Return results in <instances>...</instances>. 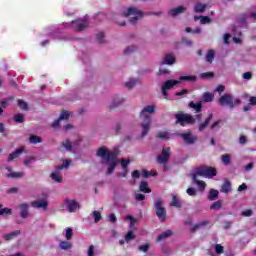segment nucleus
Returning a JSON list of instances; mask_svg holds the SVG:
<instances>
[{
	"mask_svg": "<svg viewBox=\"0 0 256 256\" xmlns=\"http://www.w3.org/2000/svg\"><path fill=\"white\" fill-rule=\"evenodd\" d=\"M64 237L66 241H71L73 239V228L68 227L64 229Z\"/></svg>",
	"mask_w": 256,
	"mask_h": 256,
	"instance_id": "nucleus-29",
	"label": "nucleus"
},
{
	"mask_svg": "<svg viewBox=\"0 0 256 256\" xmlns=\"http://www.w3.org/2000/svg\"><path fill=\"white\" fill-rule=\"evenodd\" d=\"M194 21H200L201 25H209L211 18L209 16H194Z\"/></svg>",
	"mask_w": 256,
	"mask_h": 256,
	"instance_id": "nucleus-24",
	"label": "nucleus"
},
{
	"mask_svg": "<svg viewBox=\"0 0 256 256\" xmlns=\"http://www.w3.org/2000/svg\"><path fill=\"white\" fill-rule=\"evenodd\" d=\"M213 59H215V50H208L206 54L207 63H213Z\"/></svg>",
	"mask_w": 256,
	"mask_h": 256,
	"instance_id": "nucleus-39",
	"label": "nucleus"
},
{
	"mask_svg": "<svg viewBox=\"0 0 256 256\" xmlns=\"http://www.w3.org/2000/svg\"><path fill=\"white\" fill-rule=\"evenodd\" d=\"M18 209H19L20 217H22V219H27V217H29V203L27 202L20 203L18 205Z\"/></svg>",
	"mask_w": 256,
	"mask_h": 256,
	"instance_id": "nucleus-14",
	"label": "nucleus"
},
{
	"mask_svg": "<svg viewBox=\"0 0 256 256\" xmlns=\"http://www.w3.org/2000/svg\"><path fill=\"white\" fill-rule=\"evenodd\" d=\"M6 169L8 170V173L6 174L8 179H21L22 177H25L24 172H15L9 166H7Z\"/></svg>",
	"mask_w": 256,
	"mask_h": 256,
	"instance_id": "nucleus-16",
	"label": "nucleus"
},
{
	"mask_svg": "<svg viewBox=\"0 0 256 256\" xmlns=\"http://www.w3.org/2000/svg\"><path fill=\"white\" fill-rule=\"evenodd\" d=\"M189 107L191 109H194V111H196V113H201V109H202L203 105L201 104V102H198V103L190 102Z\"/></svg>",
	"mask_w": 256,
	"mask_h": 256,
	"instance_id": "nucleus-33",
	"label": "nucleus"
},
{
	"mask_svg": "<svg viewBox=\"0 0 256 256\" xmlns=\"http://www.w3.org/2000/svg\"><path fill=\"white\" fill-rule=\"evenodd\" d=\"M220 105L224 107H229L230 109H235L237 105H241V99L233 98L231 94H224L219 99Z\"/></svg>",
	"mask_w": 256,
	"mask_h": 256,
	"instance_id": "nucleus-6",
	"label": "nucleus"
},
{
	"mask_svg": "<svg viewBox=\"0 0 256 256\" xmlns=\"http://www.w3.org/2000/svg\"><path fill=\"white\" fill-rule=\"evenodd\" d=\"M207 7H209V5L206 3L196 2L193 7V11L194 13H205Z\"/></svg>",
	"mask_w": 256,
	"mask_h": 256,
	"instance_id": "nucleus-19",
	"label": "nucleus"
},
{
	"mask_svg": "<svg viewBox=\"0 0 256 256\" xmlns=\"http://www.w3.org/2000/svg\"><path fill=\"white\" fill-rule=\"evenodd\" d=\"M0 215H11V208H3L0 204Z\"/></svg>",
	"mask_w": 256,
	"mask_h": 256,
	"instance_id": "nucleus-50",
	"label": "nucleus"
},
{
	"mask_svg": "<svg viewBox=\"0 0 256 256\" xmlns=\"http://www.w3.org/2000/svg\"><path fill=\"white\" fill-rule=\"evenodd\" d=\"M19 235H21V231L16 230V231H13V232H11L9 234H6L4 236V238H5L6 241H11V239H15V237H17Z\"/></svg>",
	"mask_w": 256,
	"mask_h": 256,
	"instance_id": "nucleus-34",
	"label": "nucleus"
},
{
	"mask_svg": "<svg viewBox=\"0 0 256 256\" xmlns=\"http://www.w3.org/2000/svg\"><path fill=\"white\" fill-rule=\"evenodd\" d=\"M25 116L23 114H16L14 116L15 123H23Z\"/></svg>",
	"mask_w": 256,
	"mask_h": 256,
	"instance_id": "nucleus-53",
	"label": "nucleus"
},
{
	"mask_svg": "<svg viewBox=\"0 0 256 256\" xmlns=\"http://www.w3.org/2000/svg\"><path fill=\"white\" fill-rule=\"evenodd\" d=\"M64 205L69 213H75V211L79 209V203H77L75 200L65 199Z\"/></svg>",
	"mask_w": 256,
	"mask_h": 256,
	"instance_id": "nucleus-13",
	"label": "nucleus"
},
{
	"mask_svg": "<svg viewBox=\"0 0 256 256\" xmlns=\"http://www.w3.org/2000/svg\"><path fill=\"white\" fill-rule=\"evenodd\" d=\"M69 165H71V160H64L62 164L51 173V179L56 183H61V181H63V175H61L60 171H62V169H68Z\"/></svg>",
	"mask_w": 256,
	"mask_h": 256,
	"instance_id": "nucleus-7",
	"label": "nucleus"
},
{
	"mask_svg": "<svg viewBox=\"0 0 256 256\" xmlns=\"http://www.w3.org/2000/svg\"><path fill=\"white\" fill-rule=\"evenodd\" d=\"M157 109V106L155 105H147L144 106L143 109L140 111V119H141V137H145L147 133H149V130L151 129V121H152V116L153 113H155Z\"/></svg>",
	"mask_w": 256,
	"mask_h": 256,
	"instance_id": "nucleus-2",
	"label": "nucleus"
},
{
	"mask_svg": "<svg viewBox=\"0 0 256 256\" xmlns=\"http://www.w3.org/2000/svg\"><path fill=\"white\" fill-rule=\"evenodd\" d=\"M221 161L223 165H230L231 164V154H224L221 156Z\"/></svg>",
	"mask_w": 256,
	"mask_h": 256,
	"instance_id": "nucleus-40",
	"label": "nucleus"
},
{
	"mask_svg": "<svg viewBox=\"0 0 256 256\" xmlns=\"http://www.w3.org/2000/svg\"><path fill=\"white\" fill-rule=\"evenodd\" d=\"M180 137H182V139L184 140V142L187 145H193V143H195V141H197L196 136H193V134L191 132L182 133V134H180Z\"/></svg>",
	"mask_w": 256,
	"mask_h": 256,
	"instance_id": "nucleus-17",
	"label": "nucleus"
},
{
	"mask_svg": "<svg viewBox=\"0 0 256 256\" xmlns=\"http://www.w3.org/2000/svg\"><path fill=\"white\" fill-rule=\"evenodd\" d=\"M151 248V245L149 244H142L138 247V251H140L141 253H147L149 251V249Z\"/></svg>",
	"mask_w": 256,
	"mask_h": 256,
	"instance_id": "nucleus-45",
	"label": "nucleus"
},
{
	"mask_svg": "<svg viewBox=\"0 0 256 256\" xmlns=\"http://www.w3.org/2000/svg\"><path fill=\"white\" fill-rule=\"evenodd\" d=\"M72 113L69 111H63L60 114V117L58 120L54 121V123H52V127L53 129H57V127H59V124L61 123V121H67V119H69V117H71Z\"/></svg>",
	"mask_w": 256,
	"mask_h": 256,
	"instance_id": "nucleus-15",
	"label": "nucleus"
},
{
	"mask_svg": "<svg viewBox=\"0 0 256 256\" xmlns=\"http://www.w3.org/2000/svg\"><path fill=\"white\" fill-rule=\"evenodd\" d=\"M186 10H187L186 7L178 6L176 8L170 9L168 11V15H170V17H177L178 15H181V13H185Z\"/></svg>",
	"mask_w": 256,
	"mask_h": 256,
	"instance_id": "nucleus-18",
	"label": "nucleus"
},
{
	"mask_svg": "<svg viewBox=\"0 0 256 256\" xmlns=\"http://www.w3.org/2000/svg\"><path fill=\"white\" fill-rule=\"evenodd\" d=\"M175 63V55L166 54L161 62V65H173Z\"/></svg>",
	"mask_w": 256,
	"mask_h": 256,
	"instance_id": "nucleus-22",
	"label": "nucleus"
},
{
	"mask_svg": "<svg viewBox=\"0 0 256 256\" xmlns=\"http://www.w3.org/2000/svg\"><path fill=\"white\" fill-rule=\"evenodd\" d=\"M171 235H173V232L171 230H166L158 236L157 241H163L164 239L171 237Z\"/></svg>",
	"mask_w": 256,
	"mask_h": 256,
	"instance_id": "nucleus-31",
	"label": "nucleus"
},
{
	"mask_svg": "<svg viewBox=\"0 0 256 256\" xmlns=\"http://www.w3.org/2000/svg\"><path fill=\"white\" fill-rule=\"evenodd\" d=\"M135 239V234L133 233V230H129L125 236L126 243H129Z\"/></svg>",
	"mask_w": 256,
	"mask_h": 256,
	"instance_id": "nucleus-42",
	"label": "nucleus"
},
{
	"mask_svg": "<svg viewBox=\"0 0 256 256\" xmlns=\"http://www.w3.org/2000/svg\"><path fill=\"white\" fill-rule=\"evenodd\" d=\"M62 147H63L66 151H71V149H72L71 142H70L69 140H66V141L62 142Z\"/></svg>",
	"mask_w": 256,
	"mask_h": 256,
	"instance_id": "nucleus-54",
	"label": "nucleus"
},
{
	"mask_svg": "<svg viewBox=\"0 0 256 256\" xmlns=\"http://www.w3.org/2000/svg\"><path fill=\"white\" fill-rule=\"evenodd\" d=\"M186 33H194L195 35H199L201 33V28H195L194 30L191 27H187L185 29Z\"/></svg>",
	"mask_w": 256,
	"mask_h": 256,
	"instance_id": "nucleus-52",
	"label": "nucleus"
},
{
	"mask_svg": "<svg viewBox=\"0 0 256 256\" xmlns=\"http://www.w3.org/2000/svg\"><path fill=\"white\" fill-rule=\"evenodd\" d=\"M187 195H189L190 197H195V195H197V190L195 188H188L186 190Z\"/></svg>",
	"mask_w": 256,
	"mask_h": 256,
	"instance_id": "nucleus-59",
	"label": "nucleus"
},
{
	"mask_svg": "<svg viewBox=\"0 0 256 256\" xmlns=\"http://www.w3.org/2000/svg\"><path fill=\"white\" fill-rule=\"evenodd\" d=\"M239 143L240 145H247V137H245V135H241L239 137Z\"/></svg>",
	"mask_w": 256,
	"mask_h": 256,
	"instance_id": "nucleus-63",
	"label": "nucleus"
},
{
	"mask_svg": "<svg viewBox=\"0 0 256 256\" xmlns=\"http://www.w3.org/2000/svg\"><path fill=\"white\" fill-rule=\"evenodd\" d=\"M213 77V72H205L200 74V79H211Z\"/></svg>",
	"mask_w": 256,
	"mask_h": 256,
	"instance_id": "nucleus-58",
	"label": "nucleus"
},
{
	"mask_svg": "<svg viewBox=\"0 0 256 256\" xmlns=\"http://www.w3.org/2000/svg\"><path fill=\"white\" fill-rule=\"evenodd\" d=\"M221 193H231V182L225 180L220 189Z\"/></svg>",
	"mask_w": 256,
	"mask_h": 256,
	"instance_id": "nucleus-26",
	"label": "nucleus"
},
{
	"mask_svg": "<svg viewBox=\"0 0 256 256\" xmlns=\"http://www.w3.org/2000/svg\"><path fill=\"white\" fill-rule=\"evenodd\" d=\"M124 17H127L135 25L140 19H143V11L139 10L136 7H129L126 11L123 12Z\"/></svg>",
	"mask_w": 256,
	"mask_h": 256,
	"instance_id": "nucleus-4",
	"label": "nucleus"
},
{
	"mask_svg": "<svg viewBox=\"0 0 256 256\" xmlns=\"http://www.w3.org/2000/svg\"><path fill=\"white\" fill-rule=\"evenodd\" d=\"M126 219L130 221V229H133V227H135V223H137V219L133 218L131 215L126 216Z\"/></svg>",
	"mask_w": 256,
	"mask_h": 256,
	"instance_id": "nucleus-55",
	"label": "nucleus"
},
{
	"mask_svg": "<svg viewBox=\"0 0 256 256\" xmlns=\"http://www.w3.org/2000/svg\"><path fill=\"white\" fill-rule=\"evenodd\" d=\"M23 153V148H18L16 151L12 152L8 156V163H11V161L19 158V156Z\"/></svg>",
	"mask_w": 256,
	"mask_h": 256,
	"instance_id": "nucleus-23",
	"label": "nucleus"
},
{
	"mask_svg": "<svg viewBox=\"0 0 256 256\" xmlns=\"http://www.w3.org/2000/svg\"><path fill=\"white\" fill-rule=\"evenodd\" d=\"M218 197H219V191H217L215 189H211L208 194V199L210 201H215V199H217Z\"/></svg>",
	"mask_w": 256,
	"mask_h": 256,
	"instance_id": "nucleus-38",
	"label": "nucleus"
},
{
	"mask_svg": "<svg viewBox=\"0 0 256 256\" xmlns=\"http://www.w3.org/2000/svg\"><path fill=\"white\" fill-rule=\"evenodd\" d=\"M97 156L102 159V163L107 165V175L113 174V171H115V167H117L118 163H120L122 169H128L127 167H129V164L131 163V159H118L117 151L109 150L105 147L98 149Z\"/></svg>",
	"mask_w": 256,
	"mask_h": 256,
	"instance_id": "nucleus-1",
	"label": "nucleus"
},
{
	"mask_svg": "<svg viewBox=\"0 0 256 256\" xmlns=\"http://www.w3.org/2000/svg\"><path fill=\"white\" fill-rule=\"evenodd\" d=\"M197 177H198L197 174H193V177H192L193 182L196 183V185H198L200 191H203L205 187H207V184H205L204 181L197 179Z\"/></svg>",
	"mask_w": 256,
	"mask_h": 256,
	"instance_id": "nucleus-25",
	"label": "nucleus"
},
{
	"mask_svg": "<svg viewBox=\"0 0 256 256\" xmlns=\"http://www.w3.org/2000/svg\"><path fill=\"white\" fill-rule=\"evenodd\" d=\"M214 249H215V253H217V255H221V253H223V251H224V248L221 244H216L214 246Z\"/></svg>",
	"mask_w": 256,
	"mask_h": 256,
	"instance_id": "nucleus-56",
	"label": "nucleus"
},
{
	"mask_svg": "<svg viewBox=\"0 0 256 256\" xmlns=\"http://www.w3.org/2000/svg\"><path fill=\"white\" fill-rule=\"evenodd\" d=\"M171 155V148L166 147L162 149V153L161 155H158L157 157V161L158 163H167V161H169V157Z\"/></svg>",
	"mask_w": 256,
	"mask_h": 256,
	"instance_id": "nucleus-12",
	"label": "nucleus"
},
{
	"mask_svg": "<svg viewBox=\"0 0 256 256\" xmlns=\"http://www.w3.org/2000/svg\"><path fill=\"white\" fill-rule=\"evenodd\" d=\"M139 190L142 192V193H151V189L149 187V183L145 182V181H142L140 183V186H139Z\"/></svg>",
	"mask_w": 256,
	"mask_h": 256,
	"instance_id": "nucleus-28",
	"label": "nucleus"
},
{
	"mask_svg": "<svg viewBox=\"0 0 256 256\" xmlns=\"http://www.w3.org/2000/svg\"><path fill=\"white\" fill-rule=\"evenodd\" d=\"M141 175H142V177H144V179H147L149 177H155V175H157V173L152 174L151 172L144 169L141 171Z\"/></svg>",
	"mask_w": 256,
	"mask_h": 256,
	"instance_id": "nucleus-48",
	"label": "nucleus"
},
{
	"mask_svg": "<svg viewBox=\"0 0 256 256\" xmlns=\"http://www.w3.org/2000/svg\"><path fill=\"white\" fill-rule=\"evenodd\" d=\"M122 103H125V98L123 97H116L113 99L110 107H119V105H121Z\"/></svg>",
	"mask_w": 256,
	"mask_h": 256,
	"instance_id": "nucleus-32",
	"label": "nucleus"
},
{
	"mask_svg": "<svg viewBox=\"0 0 256 256\" xmlns=\"http://www.w3.org/2000/svg\"><path fill=\"white\" fill-rule=\"evenodd\" d=\"M59 248L62 251H71V249H73V243H71L69 240H62L59 243Z\"/></svg>",
	"mask_w": 256,
	"mask_h": 256,
	"instance_id": "nucleus-21",
	"label": "nucleus"
},
{
	"mask_svg": "<svg viewBox=\"0 0 256 256\" xmlns=\"http://www.w3.org/2000/svg\"><path fill=\"white\" fill-rule=\"evenodd\" d=\"M91 217H94V222L95 223H99L100 219L102 218L101 217V212L94 211V212H92Z\"/></svg>",
	"mask_w": 256,
	"mask_h": 256,
	"instance_id": "nucleus-46",
	"label": "nucleus"
},
{
	"mask_svg": "<svg viewBox=\"0 0 256 256\" xmlns=\"http://www.w3.org/2000/svg\"><path fill=\"white\" fill-rule=\"evenodd\" d=\"M158 139H169L171 137V133L167 131H161L157 134Z\"/></svg>",
	"mask_w": 256,
	"mask_h": 256,
	"instance_id": "nucleus-43",
	"label": "nucleus"
},
{
	"mask_svg": "<svg viewBox=\"0 0 256 256\" xmlns=\"http://www.w3.org/2000/svg\"><path fill=\"white\" fill-rule=\"evenodd\" d=\"M201 117V114H196L193 117L190 114L180 113L176 114V123H179L181 125H185L186 123H188L189 125H193L194 123H199V121H201Z\"/></svg>",
	"mask_w": 256,
	"mask_h": 256,
	"instance_id": "nucleus-5",
	"label": "nucleus"
},
{
	"mask_svg": "<svg viewBox=\"0 0 256 256\" xmlns=\"http://www.w3.org/2000/svg\"><path fill=\"white\" fill-rule=\"evenodd\" d=\"M96 40L98 41V43H105V33L98 32L96 34Z\"/></svg>",
	"mask_w": 256,
	"mask_h": 256,
	"instance_id": "nucleus-47",
	"label": "nucleus"
},
{
	"mask_svg": "<svg viewBox=\"0 0 256 256\" xmlns=\"http://www.w3.org/2000/svg\"><path fill=\"white\" fill-rule=\"evenodd\" d=\"M171 207H176L177 209H180L182 207L181 201L177 196L172 195V202L170 203Z\"/></svg>",
	"mask_w": 256,
	"mask_h": 256,
	"instance_id": "nucleus-35",
	"label": "nucleus"
},
{
	"mask_svg": "<svg viewBox=\"0 0 256 256\" xmlns=\"http://www.w3.org/2000/svg\"><path fill=\"white\" fill-rule=\"evenodd\" d=\"M155 210L156 215L160 221H165L167 217V211H165V207H163V201L161 199L155 200Z\"/></svg>",
	"mask_w": 256,
	"mask_h": 256,
	"instance_id": "nucleus-9",
	"label": "nucleus"
},
{
	"mask_svg": "<svg viewBox=\"0 0 256 256\" xmlns=\"http://www.w3.org/2000/svg\"><path fill=\"white\" fill-rule=\"evenodd\" d=\"M194 175L200 177H207L208 179H213L217 175V170L213 167L201 166L196 169Z\"/></svg>",
	"mask_w": 256,
	"mask_h": 256,
	"instance_id": "nucleus-8",
	"label": "nucleus"
},
{
	"mask_svg": "<svg viewBox=\"0 0 256 256\" xmlns=\"http://www.w3.org/2000/svg\"><path fill=\"white\" fill-rule=\"evenodd\" d=\"M137 83H139L138 79L130 78L128 81H126L125 87H126V89H133V87H135V85H137Z\"/></svg>",
	"mask_w": 256,
	"mask_h": 256,
	"instance_id": "nucleus-30",
	"label": "nucleus"
},
{
	"mask_svg": "<svg viewBox=\"0 0 256 256\" xmlns=\"http://www.w3.org/2000/svg\"><path fill=\"white\" fill-rule=\"evenodd\" d=\"M135 199H136V201H144L145 200V195H143L141 193H136L135 194Z\"/></svg>",
	"mask_w": 256,
	"mask_h": 256,
	"instance_id": "nucleus-64",
	"label": "nucleus"
},
{
	"mask_svg": "<svg viewBox=\"0 0 256 256\" xmlns=\"http://www.w3.org/2000/svg\"><path fill=\"white\" fill-rule=\"evenodd\" d=\"M223 207V202L221 200H218L216 202H214L211 206L210 209L212 211H219L220 209H222Z\"/></svg>",
	"mask_w": 256,
	"mask_h": 256,
	"instance_id": "nucleus-36",
	"label": "nucleus"
},
{
	"mask_svg": "<svg viewBox=\"0 0 256 256\" xmlns=\"http://www.w3.org/2000/svg\"><path fill=\"white\" fill-rule=\"evenodd\" d=\"M137 51V46L135 45H130L124 50V55H131V53H135Z\"/></svg>",
	"mask_w": 256,
	"mask_h": 256,
	"instance_id": "nucleus-41",
	"label": "nucleus"
},
{
	"mask_svg": "<svg viewBox=\"0 0 256 256\" xmlns=\"http://www.w3.org/2000/svg\"><path fill=\"white\" fill-rule=\"evenodd\" d=\"M18 106L20 107V109L27 111V107H28L27 102L23 100H18Z\"/></svg>",
	"mask_w": 256,
	"mask_h": 256,
	"instance_id": "nucleus-60",
	"label": "nucleus"
},
{
	"mask_svg": "<svg viewBox=\"0 0 256 256\" xmlns=\"http://www.w3.org/2000/svg\"><path fill=\"white\" fill-rule=\"evenodd\" d=\"M211 119H213V114L212 113H210L208 115V117L205 119L204 122H202L198 125V131H200V133H203V131H205V129H207L209 123H211Z\"/></svg>",
	"mask_w": 256,
	"mask_h": 256,
	"instance_id": "nucleus-20",
	"label": "nucleus"
},
{
	"mask_svg": "<svg viewBox=\"0 0 256 256\" xmlns=\"http://www.w3.org/2000/svg\"><path fill=\"white\" fill-rule=\"evenodd\" d=\"M141 177V171L135 170L132 172V179H139Z\"/></svg>",
	"mask_w": 256,
	"mask_h": 256,
	"instance_id": "nucleus-62",
	"label": "nucleus"
},
{
	"mask_svg": "<svg viewBox=\"0 0 256 256\" xmlns=\"http://www.w3.org/2000/svg\"><path fill=\"white\" fill-rule=\"evenodd\" d=\"M178 81H189L190 83H195V81H197V76H181Z\"/></svg>",
	"mask_w": 256,
	"mask_h": 256,
	"instance_id": "nucleus-37",
	"label": "nucleus"
},
{
	"mask_svg": "<svg viewBox=\"0 0 256 256\" xmlns=\"http://www.w3.org/2000/svg\"><path fill=\"white\" fill-rule=\"evenodd\" d=\"M31 207H33V209H41L42 211H45L47 207H49V202L47 201V198L37 199L31 202Z\"/></svg>",
	"mask_w": 256,
	"mask_h": 256,
	"instance_id": "nucleus-11",
	"label": "nucleus"
},
{
	"mask_svg": "<svg viewBox=\"0 0 256 256\" xmlns=\"http://www.w3.org/2000/svg\"><path fill=\"white\" fill-rule=\"evenodd\" d=\"M57 28L55 26H50L46 29V32L45 34L48 36V37H52V38H55L56 35H57Z\"/></svg>",
	"mask_w": 256,
	"mask_h": 256,
	"instance_id": "nucleus-27",
	"label": "nucleus"
},
{
	"mask_svg": "<svg viewBox=\"0 0 256 256\" xmlns=\"http://www.w3.org/2000/svg\"><path fill=\"white\" fill-rule=\"evenodd\" d=\"M213 94L209 93V92H206L204 93L203 95V99L206 103H210V101H213Z\"/></svg>",
	"mask_w": 256,
	"mask_h": 256,
	"instance_id": "nucleus-49",
	"label": "nucleus"
},
{
	"mask_svg": "<svg viewBox=\"0 0 256 256\" xmlns=\"http://www.w3.org/2000/svg\"><path fill=\"white\" fill-rule=\"evenodd\" d=\"M87 256H95V246L90 245L87 249Z\"/></svg>",
	"mask_w": 256,
	"mask_h": 256,
	"instance_id": "nucleus-57",
	"label": "nucleus"
},
{
	"mask_svg": "<svg viewBox=\"0 0 256 256\" xmlns=\"http://www.w3.org/2000/svg\"><path fill=\"white\" fill-rule=\"evenodd\" d=\"M30 143L33 145H37V143H41V137L36 136V135H31L29 138Z\"/></svg>",
	"mask_w": 256,
	"mask_h": 256,
	"instance_id": "nucleus-44",
	"label": "nucleus"
},
{
	"mask_svg": "<svg viewBox=\"0 0 256 256\" xmlns=\"http://www.w3.org/2000/svg\"><path fill=\"white\" fill-rule=\"evenodd\" d=\"M220 125H221V120H218V121L212 123L211 130L212 131H218L219 129H221Z\"/></svg>",
	"mask_w": 256,
	"mask_h": 256,
	"instance_id": "nucleus-51",
	"label": "nucleus"
},
{
	"mask_svg": "<svg viewBox=\"0 0 256 256\" xmlns=\"http://www.w3.org/2000/svg\"><path fill=\"white\" fill-rule=\"evenodd\" d=\"M179 83H181V81L178 80H167L162 84V95L164 97V99H167L168 95L167 92L171 89H173V87H175V85H179Z\"/></svg>",
	"mask_w": 256,
	"mask_h": 256,
	"instance_id": "nucleus-10",
	"label": "nucleus"
},
{
	"mask_svg": "<svg viewBox=\"0 0 256 256\" xmlns=\"http://www.w3.org/2000/svg\"><path fill=\"white\" fill-rule=\"evenodd\" d=\"M207 225V222H201L193 226L192 231H197L198 229H201L202 227H205Z\"/></svg>",
	"mask_w": 256,
	"mask_h": 256,
	"instance_id": "nucleus-61",
	"label": "nucleus"
},
{
	"mask_svg": "<svg viewBox=\"0 0 256 256\" xmlns=\"http://www.w3.org/2000/svg\"><path fill=\"white\" fill-rule=\"evenodd\" d=\"M63 26L66 29H73V31H85L89 27V16L86 15L71 22H64Z\"/></svg>",
	"mask_w": 256,
	"mask_h": 256,
	"instance_id": "nucleus-3",
	"label": "nucleus"
}]
</instances>
